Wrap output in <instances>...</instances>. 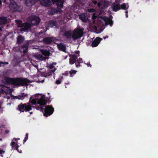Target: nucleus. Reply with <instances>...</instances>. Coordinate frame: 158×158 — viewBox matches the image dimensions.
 <instances>
[{"mask_svg": "<svg viewBox=\"0 0 158 158\" xmlns=\"http://www.w3.org/2000/svg\"><path fill=\"white\" fill-rule=\"evenodd\" d=\"M1 108V107L0 106V109Z\"/></svg>", "mask_w": 158, "mask_h": 158, "instance_id": "8fccbe9b", "label": "nucleus"}, {"mask_svg": "<svg viewBox=\"0 0 158 158\" xmlns=\"http://www.w3.org/2000/svg\"><path fill=\"white\" fill-rule=\"evenodd\" d=\"M88 11L89 12H93L94 11V10L93 9H89Z\"/></svg>", "mask_w": 158, "mask_h": 158, "instance_id": "2f4dec72", "label": "nucleus"}, {"mask_svg": "<svg viewBox=\"0 0 158 158\" xmlns=\"http://www.w3.org/2000/svg\"><path fill=\"white\" fill-rule=\"evenodd\" d=\"M68 38H70L71 37V33L68 31L66 32L64 34Z\"/></svg>", "mask_w": 158, "mask_h": 158, "instance_id": "bb28decb", "label": "nucleus"}, {"mask_svg": "<svg viewBox=\"0 0 158 158\" xmlns=\"http://www.w3.org/2000/svg\"><path fill=\"white\" fill-rule=\"evenodd\" d=\"M57 46L59 50L65 52L66 47L64 45L62 44H57Z\"/></svg>", "mask_w": 158, "mask_h": 158, "instance_id": "6ab92c4d", "label": "nucleus"}, {"mask_svg": "<svg viewBox=\"0 0 158 158\" xmlns=\"http://www.w3.org/2000/svg\"><path fill=\"white\" fill-rule=\"evenodd\" d=\"M24 96H18V97H16V98H18L20 100H23L24 98V97H26L27 96V94H24Z\"/></svg>", "mask_w": 158, "mask_h": 158, "instance_id": "a878e982", "label": "nucleus"}, {"mask_svg": "<svg viewBox=\"0 0 158 158\" xmlns=\"http://www.w3.org/2000/svg\"><path fill=\"white\" fill-rule=\"evenodd\" d=\"M6 64H8V63H5Z\"/></svg>", "mask_w": 158, "mask_h": 158, "instance_id": "a18cd8bd", "label": "nucleus"}, {"mask_svg": "<svg viewBox=\"0 0 158 158\" xmlns=\"http://www.w3.org/2000/svg\"><path fill=\"white\" fill-rule=\"evenodd\" d=\"M68 20H66V21H65V18H64V20H63V23H66V21H67Z\"/></svg>", "mask_w": 158, "mask_h": 158, "instance_id": "e433bc0d", "label": "nucleus"}, {"mask_svg": "<svg viewBox=\"0 0 158 158\" xmlns=\"http://www.w3.org/2000/svg\"><path fill=\"white\" fill-rule=\"evenodd\" d=\"M27 44L23 46L21 51H22V50H23V53H25L26 52L27 50Z\"/></svg>", "mask_w": 158, "mask_h": 158, "instance_id": "b1692460", "label": "nucleus"}, {"mask_svg": "<svg viewBox=\"0 0 158 158\" xmlns=\"http://www.w3.org/2000/svg\"><path fill=\"white\" fill-rule=\"evenodd\" d=\"M39 81L40 82H43L44 81V79H43L42 80V81H41L40 80V77H39Z\"/></svg>", "mask_w": 158, "mask_h": 158, "instance_id": "473e14b6", "label": "nucleus"}, {"mask_svg": "<svg viewBox=\"0 0 158 158\" xmlns=\"http://www.w3.org/2000/svg\"><path fill=\"white\" fill-rule=\"evenodd\" d=\"M1 88H0V93H5L6 94V98L8 99L10 98V97L7 96V95H11V91L10 89L8 87H6L5 86H0Z\"/></svg>", "mask_w": 158, "mask_h": 158, "instance_id": "9d476101", "label": "nucleus"}, {"mask_svg": "<svg viewBox=\"0 0 158 158\" xmlns=\"http://www.w3.org/2000/svg\"><path fill=\"white\" fill-rule=\"evenodd\" d=\"M54 111V108L51 106H47L45 109L44 115L47 117L52 114Z\"/></svg>", "mask_w": 158, "mask_h": 158, "instance_id": "9b49d317", "label": "nucleus"}, {"mask_svg": "<svg viewBox=\"0 0 158 158\" xmlns=\"http://www.w3.org/2000/svg\"><path fill=\"white\" fill-rule=\"evenodd\" d=\"M9 6L11 10L12 11H19L18 9V6L17 4L14 2H11L9 5Z\"/></svg>", "mask_w": 158, "mask_h": 158, "instance_id": "2eb2a0df", "label": "nucleus"}, {"mask_svg": "<svg viewBox=\"0 0 158 158\" xmlns=\"http://www.w3.org/2000/svg\"><path fill=\"white\" fill-rule=\"evenodd\" d=\"M24 40V38L21 36H19L17 38V42L20 43L22 42Z\"/></svg>", "mask_w": 158, "mask_h": 158, "instance_id": "5701e85b", "label": "nucleus"}, {"mask_svg": "<svg viewBox=\"0 0 158 158\" xmlns=\"http://www.w3.org/2000/svg\"><path fill=\"white\" fill-rule=\"evenodd\" d=\"M26 4L28 6H30L35 4L38 0H25ZM41 4L44 6H50L56 2V5L59 7H62L64 0H39Z\"/></svg>", "mask_w": 158, "mask_h": 158, "instance_id": "7ed1b4c3", "label": "nucleus"}, {"mask_svg": "<svg viewBox=\"0 0 158 158\" xmlns=\"http://www.w3.org/2000/svg\"><path fill=\"white\" fill-rule=\"evenodd\" d=\"M93 2L94 3V4H96V3H97V2L94 1H93Z\"/></svg>", "mask_w": 158, "mask_h": 158, "instance_id": "58836bf2", "label": "nucleus"}, {"mask_svg": "<svg viewBox=\"0 0 158 158\" xmlns=\"http://www.w3.org/2000/svg\"><path fill=\"white\" fill-rule=\"evenodd\" d=\"M30 19L31 23L33 25L38 24L40 21V18L37 16H32L30 17Z\"/></svg>", "mask_w": 158, "mask_h": 158, "instance_id": "f8f14e48", "label": "nucleus"}, {"mask_svg": "<svg viewBox=\"0 0 158 158\" xmlns=\"http://www.w3.org/2000/svg\"><path fill=\"white\" fill-rule=\"evenodd\" d=\"M5 81L7 83L12 84L15 85H21L22 86L27 85L29 83V81L27 79L22 80L20 78L13 79L10 77H7L5 79Z\"/></svg>", "mask_w": 158, "mask_h": 158, "instance_id": "20e7f679", "label": "nucleus"}, {"mask_svg": "<svg viewBox=\"0 0 158 158\" xmlns=\"http://www.w3.org/2000/svg\"><path fill=\"white\" fill-rule=\"evenodd\" d=\"M80 52L77 51L75 52V53L77 55H75L74 54H71L70 55V58L69 59V63L70 64H72L75 63L76 58L77 56H79Z\"/></svg>", "mask_w": 158, "mask_h": 158, "instance_id": "ddd939ff", "label": "nucleus"}, {"mask_svg": "<svg viewBox=\"0 0 158 158\" xmlns=\"http://www.w3.org/2000/svg\"><path fill=\"white\" fill-rule=\"evenodd\" d=\"M1 30V29L0 28V31Z\"/></svg>", "mask_w": 158, "mask_h": 158, "instance_id": "49530a36", "label": "nucleus"}, {"mask_svg": "<svg viewBox=\"0 0 158 158\" xmlns=\"http://www.w3.org/2000/svg\"><path fill=\"white\" fill-rule=\"evenodd\" d=\"M102 40V39L100 37H97L93 42L91 46L93 47H95L97 46Z\"/></svg>", "mask_w": 158, "mask_h": 158, "instance_id": "dca6fc26", "label": "nucleus"}, {"mask_svg": "<svg viewBox=\"0 0 158 158\" xmlns=\"http://www.w3.org/2000/svg\"><path fill=\"white\" fill-rule=\"evenodd\" d=\"M1 63H2V64H3V62H1Z\"/></svg>", "mask_w": 158, "mask_h": 158, "instance_id": "09e8293b", "label": "nucleus"}, {"mask_svg": "<svg viewBox=\"0 0 158 158\" xmlns=\"http://www.w3.org/2000/svg\"><path fill=\"white\" fill-rule=\"evenodd\" d=\"M41 109H42V110H43V108L42 107H41Z\"/></svg>", "mask_w": 158, "mask_h": 158, "instance_id": "37998d69", "label": "nucleus"}, {"mask_svg": "<svg viewBox=\"0 0 158 158\" xmlns=\"http://www.w3.org/2000/svg\"><path fill=\"white\" fill-rule=\"evenodd\" d=\"M86 65L88 67L90 66V67H91V65L90 64V63L89 62L88 63H87Z\"/></svg>", "mask_w": 158, "mask_h": 158, "instance_id": "c9c22d12", "label": "nucleus"}, {"mask_svg": "<svg viewBox=\"0 0 158 158\" xmlns=\"http://www.w3.org/2000/svg\"><path fill=\"white\" fill-rule=\"evenodd\" d=\"M56 64V63H53L52 64H48L47 66L49 69L48 72L45 73L43 76L46 77L52 75V73H53L56 70L55 66Z\"/></svg>", "mask_w": 158, "mask_h": 158, "instance_id": "423d86ee", "label": "nucleus"}, {"mask_svg": "<svg viewBox=\"0 0 158 158\" xmlns=\"http://www.w3.org/2000/svg\"><path fill=\"white\" fill-rule=\"evenodd\" d=\"M108 38V36H105V37H103V38H104V39H106V38Z\"/></svg>", "mask_w": 158, "mask_h": 158, "instance_id": "ea45409f", "label": "nucleus"}, {"mask_svg": "<svg viewBox=\"0 0 158 158\" xmlns=\"http://www.w3.org/2000/svg\"><path fill=\"white\" fill-rule=\"evenodd\" d=\"M6 132L7 133H9V131H7H7H6Z\"/></svg>", "mask_w": 158, "mask_h": 158, "instance_id": "79ce46f5", "label": "nucleus"}, {"mask_svg": "<svg viewBox=\"0 0 158 158\" xmlns=\"http://www.w3.org/2000/svg\"><path fill=\"white\" fill-rule=\"evenodd\" d=\"M111 7L112 10L115 11H116L121 9L119 1L116 0L111 6Z\"/></svg>", "mask_w": 158, "mask_h": 158, "instance_id": "4468645a", "label": "nucleus"}, {"mask_svg": "<svg viewBox=\"0 0 158 158\" xmlns=\"http://www.w3.org/2000/svg\"><path fill=\"white\" fill-rule=\"evenodd\" d=\"M19 139V138H14L11 141L10 143V145L12 147V149L16 150L19 153H21V151H19L18 149L19 147V145L18 144V141Z\"/></svg>", "mask_w": 158, "mask_h": 158, "instance_id": "6e6552de", "label": "nucleus"}, {"mask_svg": "<svg viewBox=\"0 0 158 158\" xmlns=\"http://www.w3.org/2000/svg\"><path fill=\"white\" fill-rule=\"evenodd\" d=\"M102 14V11H100V12H99V15H100V14Z\"/></svg>", "mask_w": 158, "mask_h": 158, "instance_id": "a19ab883", "label": "nucleus"}, {"mask_svg": "<svg viewBox=\"0 0 158 158\" xmlns=\"http://www.w3.org/2000/svg\"><path fill=\"white\" fill-rule=\"evenodd\" d=\"M4 152V151L0 149V154H3Z\"/></svg>", "mask_w": 158, "mask_h": 158, "instance_id": "72a5a7b5", "label": "nucleus"}, {"mask_svg": "<svg viewBox=\"0 0 158 158\" xmlns=\"http://www.w3.org/2000/svg\"><path fill=\"white\" fill-rule=\"evenodd\" d=\"M83 31L81 29H75L73 32L72 37L73 40H76L81 37L83 35Z\"/></svg>", "mask_w": 158, "mask_h": 158, "instance_id": "0eeeda50", "label": "nucleus"}, {"mask_svg": "<svg viewBox=\"0 0 158 158\" xmlns=\"http://www.w3.org/2000/svg\"><path fill=\"white\" fill-rule=\"evenodd\" d=\"M129 5L127 3H123L120 5L121 9L127 10L129 7Z\"/></svg>", "mask_w": 158, "mask_h": 158, "instance_id": "412c9836", "label": "nucleus"}, {"mask_svg": "<svg viewBox=\"0 0 158 158\" xmlns=\"http://www.w3.org/2000/svg\"><path fill=\"white\" fill-rule=\"evenodd\" d=\"M18 22V26L19 27H21V28L19 29V30L21 31L28 29L31 27V25L29 23H25L22 24L21 21H19Z\"/></svg>", "mask_w": 158, "mask_h": 158, "instance_id": "1a4fd4ad", "label": "nucleus"}, {"mask_svg": "<svg viewBox=\"0 0 158 158\" xmlns=\"http://www.w3.org/2000/svg\"><path fill=\"white\" fill-rule=\"evenodd\" d=\"M6 22V18L3 17L0 18V25L5 24Z\"/></svg>", "mask_w": 158, "mask_h": 158, "instance_id": "4be33fe9", "label": "nucleus"}, {"mask_svg": "<svg viewBox=\"0 0 158 158\" xmlns=\"http://www.w3.org/2000/svg\"><path fill=\"white\" fill-rule=\"evenodd\" d=\"M28 133H26V136L24 138V140H23V142L24 143L25 142H26V141L28 139Z\"/></svg>", "mask_w": 158, "mask_h": 158, "instance_id": "c85d7f7f", "label": "nucleus"}, {"mask_svg": "<svg viewBox=\"0 0 158 158\" xmlns=\"http://www.w3.org/2000/svg\"><path fill=\"white\" fill-rule=\"evenodd\" d=\"M98 13L97 12H94L93 15L92 19H95L96 17H97Z\"/></svg>", "mask_w": 158, "mask_h": 158, "instance_id": "cd10ccee", "label": "nucleus"}, {"mask_svg": "<svg viewBox=\"0 0 158 158\" xmlns=\"http://www.w3.org/2000/svg\"><path fill=\"white\" fill-rule=\"evenodd\" d=\"M77 62L78 64H80L83 62L82 59L81 58H79L77 60Z\"/></svg>", "mask_w": 158, "mask_h": 158, "instance_id": "c756f323", "label": "nucleus"}, {"mask_svg": "<svg viewBox=\"0 0 158 158\" xmlns=\"http://www.w3.org/2000/svg\"><path fill=\"white\" fill-rule=\"evenodd\" d=\"M112 20L106 17H99L97 21L94 20L93 23H90L89 25L90 30L95 31L97 33H101L104 28V25H110V27L112 26Z\"/></svg>", "mask_w": 158, "mask_h": 158, "instance_id": "f03ea898", "label": "nucleus"}, {"mask_svg": "<svg viewBox=\"0 0 158 158\" xmlns=\"http://www.w3.org/2000/svg\"><path fill=\"white\" fill-rule=\"evenodd\" d=\"M98 5L99 7L102 9H105L108 6V3L106 1H102L98 3Z\"/></svg>", "mask_w": 158, "mask_h": 158, "instance_id": "f3484780", "label": "nucleus"}, {"mask_svg": "<svg viewBox=\"0 0 158 158\" xmlns=\"http://www.w3.org/2000/svg\"><path fill=\"white\" fill-rule=\"evenodd\" d=\"M79 18L83 22H86L88 19L86 15L85 14H82L80 15Z\"/></svg>", "mask_w": 158, "mask_h": 158, "instance_id": "a211bd4d", "label": "nucleus"}, {"mask_svg": "<svg viewBox=\"0 0 158 158\" xmlns=\"http://www.w3.org/2000/svg\"><path fill=\"white\" fill-rule=\"evenodd\" d=\"M77 72V71L74 70H71L69 72V74H70V77H72L73 76L76 74Z\"/></svg>", "mask_w": 158, "mask_h": 158, "instance_id": "393cba45", "label": "nucleus"}, {"mask_svg": "<svg viewBox=\"0 0 158 158\" xmlns=\"http://www.w3.org/2000/svg\"><path fill=\"white\" fill-rule=\"evenodd\" d=\"M2 2H1V0H0V4H1Z\"/></svg>", "mask_w": 158, "mask_h": 158, "instance_id": "c03bdc74", "label": "nucleus"}, {"mask_svg": "<svg viewBox=\"0 0 158 158\" xmlns=\"http://www.w3.org/2000/svg\"><path fill=\"white\" fill-rule=\"evenodd\" d=\"M42 55L37 54L34 56V57L38 60H44L48 58V56L50 55L49 51L47 50H43L41 51Z\"/></svg>", "mask_w": 158, "mask_h": 158, "instance_id": "39448f33", "label": "nucleus"}, {"mask_svg": "<svg viewBox=\"0 0 158 158\" xmlns=\"http://www.w3.org/2000/svg\"><path fill=\"white\" fill-rule=\"evenodd\" d=\"M125 13H126V18H127V17H128V15L127 14L128 11H126V12H125Z\"/></svg>", "mask_w": 158, "mask_h": 158, "instance_id": "4c0bfd02", "label": "nucleus"}, {"mask_svg": "<svg viewBox=\"0 0 158 158\" xmlns=\"http://www.w3.org/2000/svg\"><path fill=\"white\" fill-rule=\"evenodd\" d=\"M76 67H77V65H76Z\"/></svg>", "mask_w": 158, "mask_h": 158, "instance_id": "de8ad7c7", "label": "nucleus"}, {"mask_svg": "<svg viewBox=\"0 0 158 158\" xmlns=\"http://www.w3.org/2000/svg\"><path fill=\"white\" fill-rule=\"evenodd\" d=\"M50 26L53 27L54 26L56 25V23L53 21L50 23Z\"/></svg>", "mask_w": 158, "mask_h": 158, "instance_id": "7c9ffc66", "label": "nucleus"}, {"mask_svg": "<svg viewBox=\"0 0 158 158\" xmlns=\"http://www.w3.org/2000/svg\"><path fill=\"white\" fill-rule=\"evenodd\" d=\"M45 103V96L42 94H37L31 97L28 103L20 104L18 106V109L21 112H27L31 109V103L32 105L39 104L42 105H44Z\"/></svg>", "mask_w": 158, "mask_h": 158, "instance_id": "f257e3e1", "label": "nucleus"}, {"mask_svg": "<svg viewBox=\"0 0 158 158\" xmlns=\"http://www.w3.org/2000/svg\"><path fill=\"white\" fill-rule=\"evenodd\" d=\"M60 81L59 80H57L56 81V83L57 84H60Z\"/></svg>", "mask_w": 158, "mask_h": 158, "instance_id": "f704fd0d", "label": "nucleus"}, {"mask_svg": "<svg viewBox=\"0 0 158 158\" xmlns=\"http://www.w3.org/2000/svg\"><path fill=\"white\" fill-rule=\"evenodd\" d=\"M53 40V38L51 37L46 38L44 39V42L46 44L51 43Z\"/></svg>", "mask_w": 158, "mask_h": 158, "instance_id": "aec40b11", "label": "nucleus"}]
</instances>
